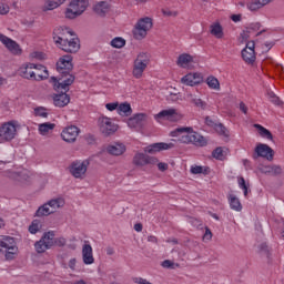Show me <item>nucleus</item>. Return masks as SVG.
<instances>
[{
    "mask_svg": "<svg viewBox=\"0 0 284 284\" xmlns=\"http://www.w3.org/2000/svg\"><path fill=\"white\" fill-rule=\"evenodd\" d=\"M74 69V64H72V55L65 54L62 58L59 59L57 62V71L61 74L59 80L54 77L51 79L54 83L55 90H64V92H61L59 94L53 95V105L55 108H65L68 103H70V95L67 93L68 88L74 83V75L70 74L72 70Z\"/></svg>",
    "mask_w": 284,
    "mask_h": 284,
    "instance_id": "1",
    "label": "nucleus"
},
{
    "mask_svg": "<svg viewBox=\"0 0 284 284\" xmlns=\"http://www.w3.org/2000/svg\"><path fill=\"white\" fill-rule=\"evenodd\" d=\"M179 134H182L180 138L181 143H192L197 148H205V145H207V139L194 132L192 126H181L171 132V136H179Z\"/></svg>",
    "mask_w": 284,
    "mask_h": 284,
    "instance_id": "2",
    "label": "nucleus"
},
{
    "mask_svg": "<svg viewBox=\"0 0 284 284\" xmlns=\"http://www.w3.org/2000/svg\"><path fill=\"white\" fill-rule=\"evenodd\" d=\"M19 74L22 79H28L29 81H45L50 77L48 68L43 64L34 63L20 67Z\"/></svg>",
    "mask_w": 284,
    "mask_h": 284,
    "instance_id": "3",
    "label": "nucleus"
},
{
    "mask_svg": "<svg viewBox=\"0 0 284 284\" xmlns=\"http://www.w3.org/2000/svg\"><path fill=\"white\" fill-rule=\"evenodd\" d=\"M90 2L88 0H72L70 2V8L67 9L65 17L67 19H77L85 12Z\"/></svg>",
    "mask_w": 284,
    "mask_h": 284,
    "instance_id": "4",
    "label": "nucleus"
},
{
    "mask_svg": "<svg viewBox=\"0 0 284 284\" xmlns=\"http://www.w3.org/2000/svg\"><path fill=\"white\" fill-rule=\"evenodd\" d=\"M54 231L45 232L42 237L34 243L36 252L43 254L47 250L54 246Z\"/></svg>",
    "mask_w": 284,
    "mask_h": 284,
    "instance_id": "5",
    "label": "nucleus"
},
{
    "mask_svg": "<svg viewBox=\"0 0 284 284\" xmlns=\"http://www.w3.org/2000/svg\"><path fill=\"white\" fill-rule=\"evenodd\" d=\"M148 30H152V18H142L135 24V29L133 30L134 39L141 41V39H145L148 37Z\"/></svg>",
    "mask_w": 284,
    "mask_h": 284,
    "instance_id": "6",
    "label": "nucleus"
},
{
    "mask_svg": "<svg viewBox=\"0 0 284 284\" xmlns=\"http://www.w3.org/2000/svg\"><path fill=\"white\" fill-rule=\"evenodd\" d=\"M148 63H150V55H148V53L138 54L133 64V77L135 79H141V77H143V72H145Z\"/></svg>",
    "mask_w": 284,
    "mask_h": 284,
    "instance_id": "7",
    "label": "nucleus"
},
{
    "mask_svg": "<svg viewBox=\"0 0 284 284\" xmlns=\"http://www.w3.org/2000/svg\"><path fill=\"white\" fill-rule=\"evenodd\" d=\"M252 159L254 161H257L258 159H266V161H274V149L267 144L258 143L255 146Z\"/></svg>",
    "mask_w": 284,
    "mask_h": 284,
    "instance_id": "8",
    "label": "nucleus"
},
{
    "mask_svg": "<svg viewBox=\"0 0 284 284\" xmlns=\"http://www.w3.org/2000/svg\"><path fill=\"white\" fill-rule=\"evenodd\" d=\"M98 125H99L100 132L104 136H112V134H114V132L119 130V125L112 122V119L108 116H100L98 120Z\"/></svg>",
    "mask_w": 284,
    "mask_h": 284,
    "instance_id": "9",
    "label": "nucleus"
},
{
    "mask_svg": "<svg viewBox=\"0 0 284 284\" xmlns=\"http://www.w3.org/2000/svg\"><path fill=\"white\" fill-rule=\"evenodd\" d=\"M88 165H90L88 160L74 161L69 168V172L74 176V179H83V176H85V172H88Z\"/></svg>",
    "mask_w": 284,
    "mask_h": 284,
    "instance_id": "10",
    "label": "nucleus"
},
{
    "mask_svg": "<svg viewBox=\"0 0 284 284\" xmlns=\"http://www.w3.org/2000/svg\"><path fill=\"white\" fill-rule=\"evenodd\" d=\"M58 45L60 50H63V52H69L70 54L79 52L81 48V44L79 43V38H67Z\"/></svg>",
    "mask_w": 284,
    "mask_h": 284,
    "instance_id": "11",
    "label": "nucleus"
},
{
    "mask_svg": "<svg viewBox=\"0 0 284 284\" xmlns=\"http://www.w3.org/2000/svg\"><path fill=\"white\" fill-rule=\"evenodd\" d=\"M17 136V126L12 122H7L0 128L1 141H12Z\"/></svg>",
    "mask_w": 284,
    "mask_h": 284,
    "instance_id": "12",
    "label": "nucleus"
},
{
    "mask_svg": "<svg viewBox=\"0 0 284 284\" xmlns=\"http://www.w3.org/2000/svg\"><path fill=\"white\" fill-rule=\"evenodd\" d=\"M0 41L2 42V45L11 52V54H21V45L17 43V41L8 38L6 34L0 33Z\"/></svg>",
    "mask_w": 284,
    "mask_h": 284,
    "instance_id": "13",
    "label": "nucleus"
},
{
    "mask_svg": "<svg viewBox=\"0 0 284 284\" xmlns=\"http://www.w3.org/2000/svg\"><path fill=\"white\" fill-rule=\"evenodd\" d=\"M133 163L134 165L143 168V165H155V163H159V159L152 158L144 153H136L133 158Z\"/></svg>",
    "mask_w": 284,
    "mask_h": 284,
    "instance_id": "14",
    "label": "nucleus"
},
{
    "mask_svg": "<svg viewBox=\"0 0 284 284\" xmlns=\"http://www.w3.org/2000/svg\"><path fill=\"white\" fill-rule=\"evenodd\" d=\"M172 148H174L173 143L158 142L144 148V152L146 154H156V152H163V150H172Z\"/></svg>",
    "mask_w": 284,
    "mask_h": 284,
    "instance_id": "15",
    "label": "nucleus"
},
{
    "mask_svg": "<svg viewBox=\"0 0 284 284\" xmlns=\"http://www.w3.org/2000/svg\"><path fill=\"white\" fill-rule=\"evenodd\" d=\"M78 136H79V128L74 125L65 128L61 133V138L67 143H74Z\"/></svg>",
    "mask_w": 284,
    "mask_h": 284,
    "instance_id": "16",
    "label": "nucleus"
},
{
    "mask_svg": "<svg viewBox=\"0 0 284 284\" xmlns=\"http://www.w3.org/2000/svg\"><path fill=\"white\" fill-rule=\"evenodd\" d=\"M65 34L74 36V32L70 31L69 28L57 27L53 30V41L57 45H59L64 39H67Z\"/></svg>",
    "mask_w": 284,
    "mask_h": 284,
    "instance_id": "17",
    "label": "nucleus"
},
{
    "mask_svg": "<svg viewBox=\"0 0 284 284\" xmlns=\"http://www.w3.org/2000/svg\"><path fill=\"white\" fill-rule=\"evenodd\" d=\"M145 122H148V114L138 113L128 120V125L129 128H142Z\"/></svg>",
    "mask_w": 284,
    "mask_h": 284,
    "instance_id": "18",
    "label": "nucleus"
},
{
    "mask_svg": "<svg viewBox=\"0 0 284 284\" xmlns=\"http://www.w3.org/2000/svg\"><path fill=\"white\" fill-rule=\"evenodd\" d=\"M82 258L84 265H92L94 263V255H92V245L85 242L82 246Z\"/></svg>",
    "mask_w": 284,
    "mask_h": 284,
    "instance_id": "19",
    "label": "nucleus"
},
{
    "mask_svg": "<svg viewBox=\"0 0 284 284\" xmlns=\"http://www.w3.org/2000/svg\"><path fill=\"white\" fill-rule=\"evenodd\" d=\"M106 151L109 154H112V156H121V154L125 153V145L123 143H115L109 145Z\"/></svg>",
    "mask_w": 284,
    "mask_h": 284,
    "instance_id": "20",
    "label": "nucleus"
},
{
    "mask_svg": "<svg viewBox=\"0 0 284 284\" xmlns=\"http://www.w3.org/2000/svg\"><path fill=\"white\" fill-rule=\"evenodd\" d=\"M175 118H176L175 109L163 110L154 116L156 121H159V119H166L168 121H174Z\"/></svg>",
    "mask_w": 284,
    "mask_h": 284,
    "instance_id": "21",
    "label": "nucleus"
},
{
    "mask_svg": "<svg viewBox=\"0 0 284 284\" xmlns=\"http://www.w3.org/2000/svg\"><path fill=\"white\" fill-rule=\"evenodd\" d=\"M110 10V4H108V2L105 1H100L98 2L94 7H93V11L95 12V14H98L99 17H104L105 14H108V11Z\"/></svg>",
    "mask_w": 284,
    "mask_h": 284,
    "instance_id": "22",
    "label": "nucleus"
},
{
    "mask_svg": "<svg viewBox=\"0 0 284 284\" xmlns=\"http://www.w3.org/2000/svg\"><path fill=\"white\" fill-rule=\"evenodd\" d=\"M192 61H194V58H192V55L187 53H182L179 55L176 64L179 65V68H187V65H190Z\"/></svg>",
    "mask_w": 284,
    "mask_h": 284,
    "instance_id": "23",
    "label": "nucleus"
},
{
    "mask_svg": "<svg viewBox=\"0 0 284 284\" xmlns=\"http://www.w3.org/2000/svg\"><path fill=\"white\" fill-rule=\"evenodd\" d=\"M242 59L247 63L248 65H252L254 61H256V52L255 51H250L247 49L242 50Z\"/></svg>",
    "mask_w": 284,
    "mask_h": 284,
    "instance_id": "24",
    "label": "nucleus"
},
{
    "mask_svg": "<svg viewBox=\"0 0 284 284\" xmlns=\"http://www.w3.org/2000/svg\"><path fill=\"white\" fill-rule=\"evenodd\" d=\"M229 203H230L231 210H234L235 212H241V210H243V205H241V201L234 194L229 195Z\"/></svg>",
    "mask_w": 284,
    "mask_h": 284,
    "instance_id": "25",
    "label": "nucleus"
},
{
    "mask_svg": "<svg viewBox=\"0 0 284 284\" xmlns=\"http://www.w3.org/2000/svg\"><path fill=\"white\" fill-rule=\"evenodd\" d=\"M65 3V0H47L43 11L48 12V10H57L59 6H63Z\"/></svg>",
    "mask_w": 284,
    "mask_h": 284,
    "instance_id": "26",
    "label": "nucleus"
},
{
    "mask_svg": "<svg viewBox=\"0 0 284 284\" xmlns=\"http://www.w3.org/2000/svg\"><path fill=\"white\" fill-rule=\"evenodd\" d=\"M0 252H3V250H14V237H6L3 241H0Z\"/></svg>",
    "mask_w": 284,
    "mask_h": 284,
    "instance_id": "27",
    "label": "nucleus"
},
{
    "mask_svg": "<svg viewBox=\"0 0 284 284\" xmlns=\"http://www.w3.org/2000/svg\"><path fill=\"white\" fill-rule=\"evenodd\" d=\"M50 214H54V210H51L48 203L40 206L36 212V216H50Z\"/></svg>",
    "mask_w": 284,
    "mask_h": 284,
    "instance_id": "28",
    "label": "nucleus"
},
{
    "mask_svg": "<svg viewBox=\"0 0 284 284\" xmlns=\"http://www.w3.org/2000/svg\"><path fill=\"white\" fill-rule=\"evenodd\" d=\"M211 34H213L215 39H223V27H221V23L211 26Z\"/></svg>",
    "mask_w": 284,
    "mask_h": 284,
    "instance_id": "29",
    "label": "nucleus"
},
{
    "mask_svg": "<svg viewBox=\"0 0 284 284\" xmlns=\"http://www.w3.org/2000/svg\"><path fill=\"white\" fill-rule=\"evenodd\" d=\"M256 130H258L260 135L263 136V139H267L268 141H272V139H274V136L272 135V132L267 129H265L263 125L261 124H255Z\"/></svg>",
    "mask_w": 284,
    "mask_h": 284,
    "instance_id": "30",
    "label": "nucleus"
},
{
    "mask_svg": "<svg viewBox=\"0 0 284 284\" xmlns=\"http://www.w3.org/2000/svg\"><path fill=\"white\" fill-rule=\"evenodd\" d=\"M118 112L119 114H123L124 116H130V114H132V106L128 102L122 103L119 105Z\"/></svg>",
    "mask_w": 284,
    "mask_h": 284,
    "instance_id": "31",
    "label": "nucleus"
},
{
    "mask_svg": "<svg viewBox=\"0 0 284 284\" xmlns=\"http://www.w3.org/2000/svg\"><path fill=\"white\" fill-rule=\"evenodd\" d=\"M206 84L209 88H211V90H221V83L219 82V79L212 75L206 79Z\"/></svg>",
    "mask_w": 284,
    "mask_h": 284,
    "instance_id": "32",
    "label": "nucleus"
},
{
    "mask_svg": "<svg viewBox=\"0 0 284 284\" xmlns=\"http://www.w3.org/2000/svg\"><path fill=\"white\" fill-rule=\"evenodd\" d=\"M181 82L184 84V85H190L191 88H194V85H196L195 81H194V75L193 73H189L186 75H184L182 79H181Z\"/></svg>",
    "mask_w": 284,
    "mask_h": 284,
    "instance_id": "33",
    "label": "nucleus"
},
{
    "mask_svg": "<svg viewBox=\"0 0 284 284\" xmlns=\"http://www.w3.org/2000/svg\"><path fill=\"white\" fill-rule=\"evenodd\" d=\"M50 130H54V123L45 122V123L39 124L40 134H48Z\"/></svg>",
    "mask_w": 284,
    "mask_h": 284,
    "instance_id": "34",
    "label": "nucleus"
},
{
    "mask_svg": "<svg viewBox=\"0 0 284 284\" xmlns=\"http://www.w3.org/2000/svg\"><path fill=\"white\" fill-rule=\"evenodd\" d=\"M213 129L215 130V132L217 134H220V136H230V134L227 132V128H225V125H223V123L215 124Z\"/></svg>",
    "mask_w": 284,
    "mask_h": 284,
    "instance_id": "35",
    "label": "nucleus"
},
{
    "mask_svg": "<svg viewBox=\"0 0 284 284\" xmlns=\"http://www.w3.org/2000/svg\"><path fill=\"white\" fill-rule=\"evenodd\" d=\"M191 103H193L195 108H200V110H205V108H207V103H205V101L196 97L191 98Z\"/></svg>",
    "mask_w": 284,
    "mask_h": 284,
    "instance_id": "36",
    "label": "nucleus"
},
{
    "mask_svg": "<svg viewBox=\"0 0 284 284\" xmlns=\"http://www.w3.org/2000/svg\"><path fill=\"white\" fill-rule=\"evenodd\" d=\"M213 159H216L217 161H224L225 154L223 153V148L217 146L215 150L212 152Z\"/></svg>",
    "mask_w": 284,
    "mask_h": 284,
    "instance_id": "37",
    "label": "nucleus"
},
{
    "mask_svg": "<svg viewBox=\"0 0 284 284\" xmlns=\"http://www.w3.org/2000/svg\"><path fill=\"white\" fill-rule=\"evenodd\" d=\"M41 230V221L33 220L31 225L29 226L30 234H37Z\"/></svg>",
    "mask_w": 284,
    "mask_h": 284,
    "instance_id": "38",
    "label": "nucleus"
},
{
    "mask_svg": "<svg viewBox=\"0 0 284 284\" xmlns=\"http://www.w3.org/2000/svg\"><path fill=\"white\" fill-rule=\"evenodd\" d=\"M111 45H112V48L121 49L125 45V39H123L121 37H116L113 40H111Z\"/></svg>",
    "mask_w": 284,
    "mask_h": 284,
    "instance_id": "39",
    "label": "nucleus"
},
{
    "mask_svg": "<svg viewBox=\"0 0 284 284\" xmlns=\"http://www.w3.org/2000/svg\"><path fill=\"white\" fill-rule=\"evenodd\" d=\"M261 22H253L250 23L245 27L246 31L250 32L251 34H254V32H258L261 30Z\"/></svg>",
    "mask_w": 284,
    "mask_h": 284,
    "instance_id": "40",
    "label": "nucleus"
},
{
    "mask_svg": "<svg viewBox=\"0 0 284 284\" xmlns=\"http://www.w3.org/2000/svg\"><path fill=\"white\" fill-rule=\"evenodd\" d=\"M239 186L244 192V196H247V192H250V185L245 183V178H239Z\"/></svg>",
    "mask_w": 284,
    "mask_h": 284,
    "instance_id": "41",
    "label": "nucleus"
},
{
    "mask_svg": "<svg viewBox=\"0 0 284 284\" xmlns=\"http://www.w3.org/2000/svg\"><path fill=\"white\" fill-rule=\"evenodd\" d=\"M34 114L41 116L42 119H48V109L43 106H38L34 109Z\"/></svg>",
    "mask_w": 284,
    "mask_h": 284,
    "instance_id": "42",
    "label": "nucleus"
},
{
    "mask_svg": "<svg viewBox=\"0 0 284 284\" xmlns=\"http://www.w3.org/2000/svg\"><path fill=\"white\" fill-rule=\"evenodd\" d=\"M247 8L248 10H251V12H256V10H261V8L263 7L258 2V0H252L251 2L247 3Z\"/></svg>",
    "mask_w": 284,
    "mask_h": 284,
    "instance_id": "43",
    "label": "nucleus"
},
{
    "mask_svg": "<svg viewBox=\"0 0 284 284\" xmlns=\"http://www.w3.org/2000/svg\"><path fill=\"white\" fill-rule=\"evenodd\" d=\"M47 204L54 212L55 210H58V207H61V205H63V201H61V200H51V201L47 202Z\"/></svg>",
    "mask_w": 284,
    "mask_h": 284,
    "instance_id": "44",
    "label": "nucleus"
},
{
    "mask_svg": "<svg viewBox=\"0 0 284 284\" xmlns=\"http://www.w3.org/2000/svg\"><path fill=\"white\" fill-rule=\"evenodd\" d=\"M267 98L270 99L271 103H274V105H281V99L276 97L274 92H267Z\"/></svg>",
    "mask_w": 284,
    "mask_h": 284,
    "instance_id": "45",
    "label": "nucleus"
},
{
    "mask_svg": "<svg viewBox=\"0 0 284 284\" xmlns=\"http://www.w3.org/2000/svg\"><path fill=\"white\" fill-rule=\"evenodd\" d=\"M207 172V169H203V166H191V174H205Z\"/></svg>",
    "mask_w": 284,
    "mask_h": 284,
    "instance_id": "46",
    "label": "nucleus"
},
{
    "mask_svg": "<svg viewBox=\"0 0 284 284\" xmlns=\"http://www.w3.org/2000/svg\"><path fill=\"white\" fill-rule=\"evenodd\" d=\"M65 243H68V241L64 237H53V245H57L58 247H65Z\"/></svg>",
    "mask_w": 284,
    "mask_h": 284,
    "instance_id": "47",
    "label": "nucleus"
},
{
    "mask_svg": "<svg viewBox=\"0 0 284 284\" xmlns=\"http://www.w3.org/2000/svg\"><path fill=\"white\" fill-rule=\"evenodd\" d=\"M16 254H17V248H14V250H6L4 251V256H6L7 261H13Z\"/></svg>",
    "mask_w": 284,
    "mask_h": 284,
    "instance_id": "48",
    "label": "nucleus"
},
{
    "mask_svg": "<svg viewBox=\"0 0 284 284\" xmlns=\"http://www.w3.org/2000/svg\"><path fill=\"white\" fill-rule=\"evenodd\" d=\"M251 36H252V33L244 28V30L240 34V37L242 39V43L247 41V39H250Z\"/></svg>",
    "mask_w": 284,
    "mask_h": 284,
    "instance_id": "49",
    "label": "nucleus"
},
{
    "mask_svg": "<svg viewBox=\"0 0 284 284\" xmlns=\"http://www.w3.org/2000/svg\"><path fill=\"white\" fill-rule=\"evenodd\" d=\"M162 13L164 14V17H178L179 16V12L172 11L170 9L162 10Z\"/></svg>",
    "mask_w": 284,
    "mask_h": 284,
    "instance_id": "50",
    "label": "nucleus"
},
{
    "mask_svg": "<svg viewBox=\"0 0 284 284\" xmlns=\"http://www.w3.org/2000/svg\"><path fill=\"white\" fill-rule=\"evenodd\" d=\"M10 12V7L8 4L0 2V14H8Z\"/></svg>",
    "mask_w": 284,
    "mask_h": 284,
    "instance_id": "51",
    "label": "nucleus"
},
{
    "mask_svg": "<svg viewBox=\"0 0 284 284\" xmlns=\"http://www.w3.org/2000/svg\"><path fill=\"white\" fill-rule=\"evenodd\" d=\"M192 74L194 77L193 81H195V85L203 83V77L201 75V73H192Z\"/></svg>",
    "mask_w": 284,
    "mask_h": 284,
    "instance_id": "52",
    "label": "nucleus"
},
{
    "mask_svg": "<svg viewBox=\"0 0 284 284\" xmlns=\"http://www.w3.org/2000/svg\"><path fill=\"white\" fill-rule=\"evenodd\" d=\"M281 172H283V169L280 165H271V174H281Z\"/></svg>",
    "mask_w": 284,
    "mask_h": 284,
    "instance_id": "53",
    "label": "nucleus"
},
{
    "mask_svg": "<svg viewBox=\"0 0 284 284\" xmlns=\"http://www.w3.org/2000/svg\"><path fill=\"white\" fill-rule=\"evenodd\" d=\"M162 267L170 270V268L174 267V263L170 260H164L162 262Z\"/></svg>",
    "mask_w": 284,
    "mask_h": 284,
    "instance_id": "54",
    "label": "nucleus"
},
{
    "mask_svg": "<svg viewBox=\"0 0 284 284\" xmlns=\"http://www.w3.org/2000/svg\"><path fill=\"white\" fill-rule=\"evenodd\" d=\"M260 252L263 254H267L270 252V247L267 246V243H262L258 246Z\"/></svg>",
    "mask_w": 284,
    "mask_h": 284,
    "instance_id": "55",
    "label": "nucleus"
},
{
    "mask_svg": "<svg viewBox=\"0 0 284 284\" xmlns=\"http://www.w3.org/2000/svg\"><path fill=\"white\" fill-rule=\"evenodd\" d=\"M105 108L109 110V112H114V110L119 108V103H106Z\"/></svg>",
    "mask_w": 284,
    "mask_h": 284,
    "instance_id": "56",
    "label": "nucleus"
},
{
    "mask_svg": "<svg viewBox=\"0 0 284 284\" xmlns=\"http://www.w3.org/2000/svg\"><path fill=\"white\" fill-rule=\"evenodd\" d=\"M168 101H172L173 103L179 101V93H171L169 97H168Z\"/></svg>",
    "mask_w": 284,
    "mask_h": 284,
    "instance_id": "57",
    "label": "nucleus"
},
{
    "mask_svg": "<svg viewBox=\"0 0 284 284\" xmlns=\"http://www.w3.org/2000/svg\"><path fill=\"white\" fill-rule=\"evenodd\" d=\"M158 169L160 170V172H165V170H168V163L165 162L158 163Z\"/></svg>",
    "mask_w": 284,
    "mask_h": 284,
    "instance_id": "58",
    "label": "nucleus"
},
{
    "mask_svg": "<svg viewBox=\"0 0 284 284\" xmlns=\"http://www.w3.org/2000/svg\"><path fill=\"white\" fill-rule=\"evenodd\" d=\"M255 45L254 41L247 42L244 50L254 51Z\"/></svg>",
    "mask_w": 284,
    "mask_h": 284,
    "instance_id": "59",
    "label": "nucleus"
},
{
    "mask_svg": "<svg viewBox=\"0 0 284 284\" xmlns=\"http://www.w3.org/2000/svg\"><path fill=\"white\" fill-rule=\"evenodd\" d=\"M69 267H70V270H72V271H74L75 270V267H77V258H71L70 261H69Z\"/></svg>",
    "mask_w": 284,
    "mask_h": 284,
    "instance_id": "60",
    "label": "nucleus"
},
{
    "mask_svg": "<svg viewBox=\"0 0 284 284\" xmlns=\"http://www.w3.org/2000/svg\"><path fill=\"white\" fill-rule=\"evenodd\" d=\"M205 123H206V125H209V128H214V125H216V123H214L212 118H210V116L205 118Z\"/></svg>",
    "mask_w": 284,
    "mask_h": 284,
    "instance_id": "61",
    "label": "nucleus"
},
{
    "mask_svg": "<svg viewBox=\"0 0 284 284\" xmlns=\"http://www.w3.org/2000/svg\"><path fill=\"white\" fill-rule=\"evenodd\" d=\"M263 174H272V165L264 166L262 169Z\"/></svg>",
    "mask_w": 284,
    "mask_h": 284,
    "instance_id": "62",
    "label": "nucleus"
},
{
    "mask_svg": "<svg viewBox=\"0 0 284 284\" xmlns=\"http://www.w3.org/2000/svg\"><path fill=\"white\" fill-rule=\"evenodd\" d=\"M240 110L243 114H247V105H245L244 102H240Z\"/></svg>",
    "mask_w": 284,
    "mask_h": 284,
    "instance_id": "63",
    "label": "nucleus"
},
{
    "mask_svg": "<svg viewBox=\"0 0 284 284\" xmlns=\"http://www.w3.org/2000/svg\"><path fill=\"white\" fill-rule=\"evenodd\" d=\"M241 14H233L231 16L232 21H234V23H239V21H241Z\"/></svg>",
    "mask_w": 284,
    "mask_h": 284,
    "instance_id": "64",
    "label": "nucleus"
}]
</instances>
